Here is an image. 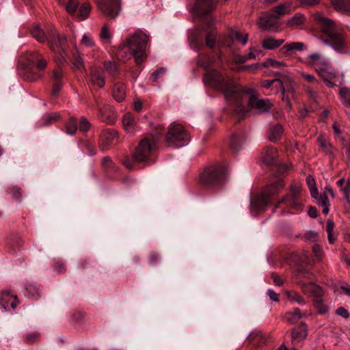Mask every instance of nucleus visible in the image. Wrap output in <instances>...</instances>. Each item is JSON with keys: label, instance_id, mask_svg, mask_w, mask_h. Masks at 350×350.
<instances>
[{"label": "nucleus", "instance_id": "nucleus-56", "mask_svg": "<svg viewBox=\"0 0 350 350\" xmlns=\"http://www.w3.org/2000/svg\"><path fill=\"white\" fill-rule=\"evenodd\" d=\"M274 83H278L280 85V88L282 90V92L283 93H284V85H283V83L279 79H273V80H266L263 82V87L266 88H270Z\"/></svg>", "mask_w": 350, "mask_h": 350}, {"label": "nucleus", "instance_id": "nucleus-5", "mask_svg": "<svg viewBox=\"0 0 350 350\" xmlns=\"http://www.w3.org/2000/svg\"><path fill=\"white\" fill-rule=\"evenodd\" d=\"M126 43L134 51V58L137 64H141L145 57V52L149 37L142 31H137L126 40Z\"/></svg>", "mask_w": 350, "mask_h": 350}, {"label": "nucleus", "instance_id": "nucleus-24", "mask_svg": "<svg viewBox=\"0 0 350 350\" xmlns=\"http://www.w3.org/2000/svg\"><path fill=\"white\" fill-rule=\"evenodd\" d=\"M97 106L98 107L99 111H98V117L104 122H106L107 124H113L116 121V116L115 113L113 111H110L107 113L108 109H109V107H105L103 108H100L98 105V103H97Z\"/></svg>", "mask_w": 350, "mask_h": 350}, {"label": "nucleus", "instance_id": "nucleus-45", "mask_svg": "<svg viewBox=\"0 0 350 350\" xmlns=\"http://www.w3.org/2000/svg\"><path fill=\"white\" fill-rule=\"evenodd\" d=\"M106 71L111 75L113 76L118 72L117 64L113 62H107L104 64Z\"/></svg>", "mask_w": 350, "mask_h": 350}, {"label": "nucleus", "instance_id": "nucleus-50", "mask_svg": "<svg viewBox=\"0 0 350 350\" xmlns=\"http://www.w3.org/2000/svg\"><path fill=\"white\" fill-rule=\"evenodd\" d=\"M81 44L89 48H93L96 45L92 37L89 34H84L83 36Z\"/></svg>", "mask_w": 350, "mask_h": 350}, {"label": "nucleus", "instance_id": "nucleus-25", "mask_svg": "<svg viewBox=\"0 0 350 350\" xmlns=\"http://www.w3.org/2000/svg\"><path fill=\"white\" fill-rule=\"evenodd\" d=\"M306 21V17L302 13H296L293 16L288 18L286 25L288 28L296 29L299 28L301 25H304Z\"/></svg>", "mask_w": 350, "mask_h": 350}, {"label": "nucleus", "instance_id": "nucleus-9", "mask_svg": "<svg viewBox=\"0 0 350 350\" xmlns=\"http://www.w3.org/2000/svg\"><path fill=\"white\" fill-rule=\"evenodd\" d=\"M156 147L155 141L148 138L141 140L136 148L133 157L136 162H146L150 159L154 149Z\"/></svg>", "mask_w": 350, "mask_h": 350}, {"label": "nucleus", "instance_id": "nucleus-63", "mask_svg": "<svg viewBox=\"0 0 350 350\" xmlns=\"http://www.w3.org/2000/svg\"><path fill=\"white\" fill-rule=\"evenodd\" d=\"M304 237L306 239H308L309 241H317V239L318 238V233L313 230H310V231L307 232L305 234Z\"/></svg>", "mask_w": 350, "mask_h": 350}, {"label": "nucleus", "instance_id": "nucleus-7", "mask_svg": "<svg viewBox=\"0 0 350 350\" xmlns=\"http://www.w3.org/2000/svg\"><path fill=\"white\" fill-rule=\"evenodd\" d=\"M165 140L169 146L183 147L189 143L190 137L183 126L173 122L169 126Z\"/></svg>", "mask_w": 350, "mask_h": 350}, {"label": "nucleus", "instance_id": "nucleus-14", "mask_svg": "<svg viewBox=\"0 0 350 350\" xmlns=\"http://www.w3.org/2000/svg\"><path fill=\"white\" fill-rule=\"evenodd\" d=\"M307 59L310 60L308 64L313 66L320 75L323 77V74L327 68V63L321 58V55L318 53H314L308 55Z\"/></svg>", "mask_w": 350, "mask_h": 350}, {"label": "nucleus", "instance_id": "nucleus-53", "mask_svg": "<svg viewBox=\"0 0 350 350\" xmlns=\"http://www.w3.org/2000/svg\"><path fill=\"white\" fill-rule=\"evenodd\" d=\"M79 5V3L77 0H70L65 5V9L70 14L75 13L77 8Z\"/></svg>", "mask_w": 350, "mask_h": 350}, {"label": "nucleus", "instance_id": "nucleus-1", "mask_svg": "<svg viewBox=\"0 0 350 350\" xmlns=\"http://www.w3.org/2000/svg\"><path fill=\"white\" fill-rule=\"evenodd\" d=\"M203 81L205 85L224 93L228 100L239 103L245 96V93L235 85L232 79L224 77L216 70H207L204 75Z\"/></svg>", "mask_w": 350, "mask_h": 350}, {"label": "nucleus", "instance_id": "nucleus-49", "mask_svg": "<svg viewBox=\"0 0 350 350\" xmlns=\"http://www.w3.org/2000/svg\"><path fill=\"white\" fill-rule=\"evenodd\" d=\"M260 55H262V51L261 50L256 49L255 48H250V52L247 55V57H243V60L241 62H245L248 59H254Z\"/></svg>", "mask_w": 350, "mask_h": 350}, {"label": "nucleus", "instance_id": "nucleus-31", "mask_svg": "<svg viewBox=\"0 0 350 350\" xmlns=\"http://www.w3.org/2000/svg\"><path fill=\"white\" fill-rule=\"evenodd\" d=\"M284 42V40L282 39L277 40L272 37H269L262 40V46L265 49L273 50L281 46Z\"/></svg>", "mask_w": 350, "mask_h": 350}, {"label": "nucleus", "instance_id": "nucleus-6", "mask_svg": "<svg viewBox=\"0 0 350 350\" xmlns=\"http://www.w3.org/2000/svg\"><path fill=\"white\" fill-rule=\"evenodd\" d=\"M32 36L40 42H48L49 47L52 51H55L54 43L57 41V47H62V44L66 42V37L61 36L56 29L51 27L48 30L46 34L38 25H34L31 29Z\"/></svg>", "mask_w": 350, "mask_h": 350}, {"label": "nucleus", "instance_id": "nucleus-19", "mask_svg": "<svg viewBox=\"0 0 350 350\" xmlns=\"http://www.w3.org/2000/svg\"><path fill=\"white\" fill-rule=\"evenodd\" d=\"M0 304L5 310L15 309L18 304L16 295H11L9 292H3L0 296Z\"/></svg>", "mask_w": 350, "mask_h": 350}, {"label": "nucleus", "instance_id": "nucleus-38", "mask_svg": "<svg viewBox=\"0 0 350 350\" xmlns=\"http://www.w3.org/2000/svg\"><path fill=\"white\" fill-rule=\"evenodd\" d=\"M66 133L70 135H73L76 133L77 130V120L73 118H70L65 126Z\"/></svg>", "mask_w": 350, "mask_h": 350}, {"label": "nucleus", "instance_id": "nucleus-30", "mask_svg": "<svg viewBox=\"0 0 350 350\" xmlns=\"http://www.w3.org/2000/svg\"><path fill=\"white\" fill-rule=\"evenodd\" d=\"M331 1L338 12L345 13L350 11V0H331Z\"/></svg>", "mask_w": 350, "mask_h": 350}, {"label": "nucleus", "instance_id": "nucleus-43", "mask_svg": "<svg viewBox=\"0 0 350 350\" xmlns=\"http://www.w3.org/2000/svg\"><path fill=\"white\" fill-rule=\"evenodd\" d=\"M230 36L232 39L239 41L243 45H245L248 41V35L243 34L238 31H232L230 33Z\"/></svg>", "mask_w": 350, "mask_h": 350}, {"label": "nucleus", "instance_id": "nucleus-44", "mask_svg": "<svg viewBox=\"0 0 350 350\" xmlns=\"http://www.w3.org/2000/svg\"><path fill=\"white\" fill-rule=\"evenodd\" d=\"M214 63L213 57H210L208 56H200L198 60V64L201 66L204 67L205 69H207Z\"/></svg>", "mask_w": 350, "mask_h": 350}, {"label": "nucleus", "instance_id": "nucleus-48", "mask_svg": "<svg viewBox=\"0 0 350 350\" xmlns=\"http://www.w3.org/2000/svg\"><path fill=\"white\" fill-rule=\"evenodd\" d=\"M8 193H12V197L16 200H19L22 196L21 189L16 186H10L7 189Z\"/></svg>", "mask_w": 350, "mask_h": 350}, {"label": "nucleus", "instance_id": "nucleus-60", "mask_svg": "<svg viewBox=\"0 0 350 350\" xmlns=\"http://www.w3.org/2000/svg\"><path fill=\"white\" fill-rule=\"evenodd\" d=\"M90 123L89 122V121L86 118H82L81 119L79 126V130L81 131L85 132L90 129Z\"/></svg>", "mask_w": 350, "mask_h": 350}, {"label": "nucleus", "instance_id": "nucleus-8", "mask_svg": "<svg viewBox=\"0 0 350 350\" xmlns=\"http://www.w3.org/2000/svg\"><path fill=\"white\" fill-rule=\"evenodd\" d=\"M40 53L36 51H27L19 59L18 68L24 70L27 79L36 81L40 75L34 72L37 59Z\"/></svg>", "mask_w": 350, "mask_h": 350}, {"label": "nucleus", "instance_id": "nucleus-64", "mask_svg": "<svg viewBox=\"0 0 350 350\" xmlns=\"http://www.w3.org/2000/svg\"><path fill=\"white\" fill-rule=\"evenodd\" d=\"M159 255L156 252H152L150 254L149 256V263L151 265H154V263L157 262L159 260Z\"/></svg>", "mask_w": 350, "mask_h": 350}, {"label": "nucleus", "instance_id": "nucleus-20", "mask_svg": "<svg viewBox=\"0 0 350 350\" xmlns=\"http://www.w3.org/2000/svg\"><path fill=\"white\" fill-rule=\"evenodd\" d=\"M116 56L118 59L125 61L131 59L132 57H134V51L131 50L126 41L124 40L120 44L116 52Z\"/></svg>", "mask_w": 350, "mask_h": 350}, {"label": "nucleus", "instance_id": "nucleus-34", "mask_svg": "<svg viewBox=\"0 0 350 350\" xmlns=\"http://www.w3.org/2000/svg\"><path fill=\"white\" fill-rule=\"evenodd\" d=\"M339 97L342 103L345 107L350 106V88L342 87L339 90Z\"/></svg>", "mask_w": 350, "mask_h": 350}, {"label": "nucleus", "instance_id": "nucleus-23", "mask_svg": "<svg viewBox=\"0 0 350 350\" xmlns=\"http://www.w3.org/2000/svg\"><path fill=\"white\" fill-rule=\"evenodd\" d=\"M126 89L123 83H116L112 88V96L117 102H122L126 97Z\"/></svg>", "mask_w": 350, "mask_h": 350}, {"label": "nucleus", "instance_id": "nucleus-33", "mask_svg": "<svg viewBox=\"0 0 350 350\" xmlns=\"http://www.w3.org/2000/svg\"><path fill=\"white\" fill-rule=\"evenodd\" d=\"M317 204L323 208L322 212L325 215H327L329 211V202L326 193L321 194L317 199Z\"/></svg>", "mask_w": 350, "mask_h": 350}, {"label": "nucleus", "instance_id": "nucleus-42", "mask_svg": "<svg viewBox=\"0 0 350 350\" xmlns=\"http://www.w3.org/2000/svg\"><path fill=\"white\" fill-rule=\"evenodd\" d=\"M283 49H285L288 51H303L305 49L304 44L300 42H293L288 44H285L282 47Z\"/></svg>", "mask_w": 350, "mask_h": 350}, {"label": "nucleus", "instance_id": "nucleus-62", "mask_svg": "<svg viewBox=\"0 0 350 350\" xmlns=\"http://www.w3.org/2000/svg\"><path fill=\"white\" fill-rule=\"evenodd\" d=\"M290 191V196L299 197L301 189L299 185L293 184L291 186Z\"/></svg>", "mask_w": 350, "mask_h": 350}, {"label": "nucleus", "instance_id": "nucleus-41", "mask_svg": "<svg viewBox=\"0 0 350 350\" xmlns=\"http://www.w3.org/2000/svg\"><path fill=\"white\" fill-rule=\"evenodd\" d=\"M57 44H58L57 41L54 43L55 45V51H53L55 53H58L60 57L58 59V62L61 64H63L66 62V41L62 44V47H57Z\"/></svg>", "mask_w": 350, "mask_h": 350}, {"label": "nucleus", "instance_id": "nucleus-12", "mask_svg": "<svg viewBox=\"0 0 350 350\" xmlns=\"http://www.w3.org/2000/svg\"><path fill=\"white\" fill-rule=\"evenodd\" d=\"M219 0H197L194 9L199 16H204L211 12L216 7Z\"/></svg>", "mask_w": 350, "mask_h": 350}, {"label": "nucleus", "instance_id": "nucleus-17", "mask_svg": "<svg viewBox=\"0 0 350 350\" xmlns=\"http://www.w3.org/2000/svg\"><path fill=\"white\" fill-rule=\"evenodd\" d=\"M300 285L302 292L313 298L323 295V291L321 286L313 282H304L299 281L297 282Z\"/></svg>", "mask_w": 350, "mask_h": 350}, {"label": "nucleus", "instance_id": "nucleus-46", "mask_svg": "<svg viewBox=\"0 0 350 350\" xmlns=\"http://www.w3.org/2000/svg\"><path fill=\"white\" fill-rule=\"evenodd\" d=\"M263 66L265 67L271 66L273 68H280L286 66L285 62L282 61H277L273 59H267L264 63Z\"/></svg>", "mask_w": 350, "mask_h": 350}, {"label": "nucleus", "instance_id": "nucleus-52", "mask_svg": "<svg viewBox=\"0 0 350 350\" xmlns=\"http://www.w3.org/2000/svg\"><path fill=\"white\" fill-rule=\"evenodd\" d=\"M243 142L242 136L239 133L233 134L231 138V146L232 148L237 150L239 144Z\"/></svg>", "mask_w": 350, "mask_h": 350}, {"label": "nucleus", "instance_id": "nucleus-15", "mask_svg": "<svg viewBox=\"0 0 350 350\" xmlns=\"http://www.w3.org/2000/svg\"><path fill=\"white\" fill-rule=\"evenodd\" d=\"M117 139L118 133L116 131L110 129L104 130L100 134V148L103 150H107Z\"/></svg>", "mask_w": 350, "mask_h": 350}, {"label": "nucleus", "instance_id": "nucleus-55", "mask_svg": "<svg viewBox=\"0 0 350 350\" xmlns=\"http://www.w3.org/2000/svg\"><path fill=\"white\" fill-rule=\"evenodd\" d=\"M40 336V334L38 332L29 333L25 336V341L28 344H32L38 340Z\"/></svg>", "mask_w": 350, "mask_h": 350}, {"label": "nucleus", "instance_id": "nucleus-35", "mask_svg": "<svg viewBox=\"0 0 350 350\" xmlns=\"http://www.w3.org/2000/svg\"><path fill=\"white\" fill-rule=\"evenodd\" d=\"M323 296L314 298V306L317 310V312L320 314H325L328 312L329 308L323 304Z\"/></svg>", "mask_w": 350, "mask_h": 350}, {"label": "nucleus", "instance_id": "nucleus-3", "mask_svg": "<svg viewBox=\"0 0 350 350\" xmlns=\"http://www.w3.org/2000/svg\"><path fill=\"white\" fill-rule=\"evenodd\" d=\"M228 172L227 167L222 164L208 166L200 174V182L210 188L220 187L225 183Z\"/></svg>", "mask_w": 350, "mask_h": 350}, {"label": "nucleus", "instance_id": "nucleus-18", "mask_svg": "<svg viewBox=\"0 0 350 350\" xmlns=\"http://www.w3.org/2000/svg\"><path fill=\"white\" fill-rule=\"evenodd\" d=\"M308 336V326L301 322L299 325L293 328L291 331V340L293 343L300 342L305 340Z\"/></svg>", "mask_w": 350, "mask_h": 350}, {"label": "nucleus", "instance_id": "nucleus-51", "mask_svg": "<svg viewBox=\"0 0 350 350\" xmlns=\"http://www.w3.org/2000/svg\"><path fill=\"white\" fill-rule=\"evenodd\" d=\"M26 294L33 299H37L40 296L38 289L33 284H29L27 286Z\"/></svg>", "mask_w": 350, "mask_h": 350}, {"label": "nucleus", "instance_id": "nucleus-58", "mask_svg": "<svg viewBox=\"0 0 350 350\" xmlns=\"http://www.w3.org/2000/svg\"><path fill=\"white\" fill-rule=\"evenodd\" d=\"M166 70L165 68H160L159 69L157 70L152 74L150 77L151 81H156L159 78L163 76Z\"/></svg>", "mask_w": 350, "mask_h": 350}, {"label": "nucleus", "instance_id": "nucleus-32", "mask_svg": "<svg viewBox=\"0 0 350 350\" xmlns=\"http://www.w3.org/2000/svg\"><path fill=\"white\" fill-rule=\"evenodd\" d=\"M283 133V129L280 125H275L270 128L268 133V138L271 142H276L280 139Z\"/></svg>", "mask_w": 350, "mask_h": 350}, {"label": "nucleus", "instance_id": "nucleus-39", "mask_svg": "<svg viewBox=\"0 0 350 350\" xmlns=\"http://www.w3.org/2000/svg\"><path fill=\"white\" fill-rule=\"evenodd\" d=\"M320 149L327 154H332V146L322 136L318 137Z\"/></svg>", "mask_w": 350, "mask_h": 350}, {"label": "nucleus", "instance_id": "nucleus-27", "mask_svg": "<svg viewBox=\"0 0 350 350\" xmlns=\"http://www.w3.org/2000/svg\"><path fill=\"white\" fill-rule=\"evenodd\" d=\"M277 155L276 149L273 146H268L262 153V161L267 165H271L274 163Z\"/></svg>", "mask_w": 350, "mask_h": 350}, {"label": "nucleus", "instance_id": "nucleus-4", "mask_svg": "<svg viewBox=\"0 0 350 350\" xmlns=\"http://www.w3.org/2000/svg\"><path fill=\"white\" fill-rule=\"evenodd\" d=\"M284 188V185L282 180H278L268 185L262 193L252 201V206L259 211H265L275 200L276 196Z\"/></svg>", "mask_w": 350, "mask_h": 350}, {"label": "nucleus", "instance_id": "nucleus-13", "mask_svg": "<svg viewBox=\"0 0 350 350\" xmlns=\"http://www.w3.org/2000/svg\"><path fill=\"white\" fill-rule=\"evenodd\" d=\"M259 27L262 30H273L279 27L278 18L270 11L258 21Z\"/></svg>", "mask_w": 350, "mask_h": 350}, {"label": "nucleus", "instance_id": "nucleus-54", "mask_svg": "<svg viewBox=\"0 0 350 350\" xmlns=\"http://www.w3.org/2000/svg\"><path fill=\"white\" fill-rule=\"evenodd\" d=\"M100 37L102 40L109 42L111 38V33L109 30V27L107 25H105L100 31Z\"/></svg>", "mask_w": 350, "mask_h": 350}, {"label": "nucleus", "instance_id": "nucleus-16", "mask_svg": "<svg viewBox=\"0 0 350 350\" xmlns=\"http://www.w3.org/2000/svg\"><path fill=\"white\" fill-rule=\"evenodd\" d=\"M88 83L91 89L104 87L105 81L103 71L96 68L92 69Z\"/></svg>", "mask_w": 350, "mask_h": 350}, {"label": "nucleus", "instance_id": "nucleus-11", "mask_svg": "<svg viewBox=\"0 0 350 350\" xmlns=\"http://www.w3.org/2000/svg\"><path fill=\"white\" fill-rule=\"evenodd\" d=\"M248 105L259 113L269 111L272 104L268 99L258 98L255 94H251L248 99Z\"/></svg>", "mask_w": 350, "mask_h": 350}, {"label": "nucleus", "instance_id": "nucleus-40", "mask_svg": "<svg viewBox=\"0 0 350 350\" xmlns=\"http://www.w3.org/2000/svg\"><path fill=\"white\" fill-rule=\"evenodd\" d=\"M91 10V5L89 3H83L79 8L77 13V18L79 20H84L87 18Z\"/></svg>", "mask_w": 350, "mask_h": 350}, {"label": "nucleus", "instance_id": "nucleus-10", "mask_svg": "<svg viewBox=\"0 0 350 350\" xmlns=\"http://www.w3.org/2000/svg\"><path fill=\"white\" fill-rule=\"evenodd\" d=\"M99 10L107 17L116 18L120 12V0H98L96 2Z\"/></svg>", "mask_w": 350, "mask_h": 350}, {"label": "nucleus", "instance_id": "nucleus-36", "mask_svg": "<svg viewBox=\"0 0 350 350\" xmlns=\"http://www.w3.org/2000/svg\"><path fill=\"white\" fill-rule=\"evenodd\" d=\"M96 265V262L93 259L83 258L78 264V268L82 271L92 269Z\"/></svg>", "mask_w": 350, "mask_h": 350}, {"label": "nucleus", "instance_id": "nucleus-29", "mask_svg": "<svg viewBox=\"0 0 350 350\" xmlns=\"http://www.w3.org/2000/svg\"><path fill=\"white\" fill-rule=\"evenodd\" d=\"M283 203H287L288 205L295 209H298L300 206V202L298 200V197L290 196L289 195H286L284 196L275 205V208H278L280 204Z\"/></svg>", "mask_w": 350, "mask_h": 350}, {"label": "nucleus", "instance_id": "nucleus-57", "mask_svg": "<svg viewBox=\"0 0 350 350\" xmlns=\"http://www.w3.org/2000/svg\"><path fill=\"white\" fill-rule=\"evenodd\" d=\"M52 77L53 80V83H62V79L63 77V71L59 68H55L53 71Z\"/></svg>", "mask_w": 350, "mask_h": 350}, {"label": "nucleus", "instance_id": "nucleus-22", "mask_svg": "<svg viewBox=\"0 0 350 350\" xmlns=\"http://www.w3.org/2000/svg\"><path fill=\"white\" fill-rule=\"evenodd\" d=\"M122 126L127 133H133L137 129V122L131 113H126L122 117Z\"/></svg>", "mask_w": 350, "mask_h": 350}, {"label": "nucleus", "instance_id": "nucleus-26", "mask_svg": "<svg viewBox=\"0 0 350 350\" xmlns=\"http://www.w3.org/2000/svg\"><path fill=\"white\" fill-rule=\"evenodd\" d=\"M340 188V191L344 195L347 204H350V180L345 178L339 179L336 183Z\"/></svg>", "mask_w": 350, "mask_h": 350}, {"label": "nucleus", "instance_id": "nucleus-28", "mask_svg": "<svg viewBox=\"0 0 350 350\" xmlns=\"http://www.w3.org/2000/svg\"><path fill=\"white\" fill-rule=\"evenodd\" d=\"M291 8V3H281L274 8H273L270 12L275 15L278 18H279L281 16L290 13Z\"/></svg>", "mask_w": 350, "mask_h": 350}, {"label": "nucleus", "instance_id": "nucleus-61", "mask_svg": "<svg viewBox=\"0 0 350 350\" xmlns=\"http://www.w3.org/2000/svg\"><path fill=\"white\" fill-rule=\"evenodd\" d=\"M102 165L106 169H114L115 165L109 157H105L102 159Z\"/></svg>", "mask_w": 350, "mask_h": 350}, {"label": "nucleus", "instance_id": "nucleus-59", "mask_svg": "<svg viewBox=\"0 0 350 350\" xmlns=\"http://www.w3.org/2000/svg\"><path fill=\"white\" fill-rule=\"evenodd\" d=\"M46 60L44 59L40 54V57L36 61L35 69L36 68L39 70H44L46 67Z\"/></svg>", "mask_w": 350, "mask_h": 350}, {"label": "nucleus", "instance_id": "nucleus-37", "mask_svg": "<svg viewBox=\"0 0 350 350\" xmlns=\"http://www.w3.org/2000/svg\"><path fill=\"white\" fill-rule=\"evenodd\" d=\"M286 296L291 301L297 303L301 306L306 304V301L304 298L297 292L294 291H290L286 292Z\"/></svg>", "mask_w": 350, "mask_h": 350}, {"label": "nucleus", "instance_id": "nucleus-21", "mask_svg": "<svg viewBox=\"0 0 350 350\" xmlns=\"http://www.w3.org/2000/svg\"><path fill=\"white\" fill-rule=\"evenodd\" d=\"M307 316L306 312H302L298 308H294L291 311L285 313L284 319L290 324H295L299 319Z\"/></svg>", "mask_w": 350, "mask_h": 350}, {"label": "nucleus", "instance_id": "nucleus-2", "mask_svg": "<svg viewBox=\"0 0 350 350\" xmlns=\"http://www.w3.org/2000/svg\"><path fill=\"white\" fill-rule=\"evenodd\" d=\"M322 32L327 35L329 40L324 42L336 51L342 49L345 46V38L342 31L336 23L331 19L324 17L320 13L314 16Z\"/></svg>", "mask_w": 350, "mask_h": 350}, {"label": "nucleus", "instance_id": "nucleus-47", "mask_svg": "<svg viewBox=\"0 0 350 350\" xmlns=\"http://www.w3.org/2000/svg\"><path fill=\"white\" fill-rule=\"evenodd\" d=\"M205 42L207 46L213 48L216 42V33L212 31L208 32L205 38Z\"/></svg>", "mask_w": 350, "mask_h": 350}]
</instances>
